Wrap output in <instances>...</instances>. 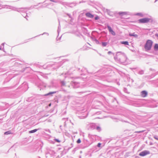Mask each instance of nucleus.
Segmentation results:
<instances>
[{
	"mask_svg": "<svg viewBox=\"0 0 158 158\" xmlns=\"http://www.w3.org/2000/svg\"><path fill=\"white\" fill-rule=\"evenodd\" d=\"M56 112H57V110H56Z\"/></svg>",
	"mask_w": 158,
	"mask_h": 158,
	"instance_id": "37",
	"label": "nucleus"
},
{
	"mask_svg": "<svg viewBox=\"0 0 158 158\" xmlns=\"http://www.w3.org/2000/svg\"><path fill=\"white\" fill-rule=\"evenodd\" d=\"M65 119V118H63V120H64V119Z\"/></svg>",
	"mask_w": 158,
	"mask_h": 158,
	"instance_id": "34",
	"label": "nucleus"
},
{
	"mask_svg": "<svg viewBox=\"0 0 158 158\" xmlns=\"http://www.w3.org/2000/svg\"><path fill=\"white\" fill-rule=\"evenodd\" d=\"M154 138L155 139L158 140V136H157L155 135L154 136Z\"/></svg>",
	"mask_w": 158,
	"mask_h": 158,
	"instance_id": "22",
	"label": "nucleus"
},
{
	"mask_svg": "<svg viewBox=\"0 0 158 158\" xmlns=\"http://www.w3.org/2000/svg\"><path fill=\"white\" fill-rule=\"evenodd\" d=\"M100 114V111H97V112H96L95 114H93V115H94L95 114Z\"/></svg>",
	"mask_w": 158,
	"mask_h": 158,
	"instance_id": "20",
	"label": "nucleus"
},
{
	"mask_svg": "<svg viewBox=\"0 0 158 158\" xmlns=\"http://www.w3.org/2000/svg\"><path fill=\"white\" fill-rule=\"evenodd\" d=\"M40 128H38V129H34V130L29 131V133H35V132H36V131H38V130H40Z\"/></svg>",
	"mask_w": 158,
	"mask_h": 158,
	"instance_id": "9",
	"label": "nucleus"
},
{
	"mask_svg": "<svg viewBox=\"0 0 158 158\" xmlns=\"http://www.w3.org/2000/svg\"><path fill=\"white\" fill-rule=\"evenodd\" d=\"M107 27H108V29L109 31L111 33V34L112 35H115V32L112 30V28H111V27H110L108 26H107Z\"/></svg>",
	"mask_w": 158,
	"mask_h": 158,
	"instance_id": "7",
	"label": "nucleus"
},
{
	"mask_svg": "<svg viewBox=\"0 0 158 158\" xmlns=\"http://www.w3.org/2000/svg\"><path fill=\"white\" fill-rule=\"evenodd\" d=\"M137 15H141L142 14H141V13H138V14H137Z\"/></svg>",
	"mask_w": 158,
	"mask_h": 158,
	"instance_id": "28",
	"label": "nucleus"
},
{
	"mask_svg": "<svg viewBox=\"0 0 158 158\" xmlns=\"http://www.w3.org/2000/svg\"><path fill=\"white\" fill-rule=\"evenodd\" d=\"M129 35L130 36H133L135 37H136L138 36V35L137 34H134V33L133 34H132L131 33H129Z\"/></svg>",
	"mask_w": 158,
	"mask_h": 158,
	"instance_id": "15",
	"label": "nucleus"
},
{
	"mask_svg": "<svg viewBox=\"0 0 158 158\" xmlns=\"http://www.w3.org/2000/svg\"><path fill=\"white\" fill-rule=\"evenodd\" d=\"M118 14L120 15H125L127 14V13L126 12H119Z\"/></svg>",
	"mask_w": 158,
	"mask_h": 158,
	"instance_id": "14",
	"label": "nucleus"
},
{
	"mask_svg": "<svg viewBox=\"0 0 158 158\" xmlns=\"http://www.w3.org/2000/svg\"><path fill=\"white\" fill-rule=\"evenodd\" d=\"M121 43L122 44L129 45V43L127 41H121Z\"/></svg>",
	"mask_w": 158,
	"mask_h": 158,
	"instance_id": "12",
	"label": "nucleus"
},
{
	"mask_svg": "<svg viewBox=\"0 0 158 158\" xmlns=\"http://www.w3.org/2000/svg\"><path fill=\"white\" fill-rule=\"evenodd\" d=\"M152 42L150 40H148L147 41L145 45V48L146 50H150L152 47Z\"/></svg>",
	"mask_w": 158,
	"mask_h": 158,
	"instance_id": "2",
	"label": "nucleus"
},
{
	"mask_svg": "<svg viewBox=\"0 0 158 158\" xmlns=\"http://www.w3.org/2000/svg\"><path fill=\"white\" fill-rule=\"evenodd\" d=\"M147 94L148 93L146 91H143L141 92V96L143 98L146 97L147 96Z\"/></svg>",
	"mask_w": 158,
	"mask_h": 158,
	"instance_id": "6",
	"label": "nucleus"
},
{
	"mask_svg": "<svg viewBox=\"0 0 158 158\" xmlns=\"http://www.w3.org/2000/svg\"><path fill=\"white\" fill-rule=\"evenodd\" d=\"M52 111H51V112H52V111L53 110H52Z\"/></svg>",
	"mask_w": 158,
	"mask_h": 158,
	"instance_id": "36",
	"label": "nucleus"
},
{
	"mask_svg": "<svg viewBox=\"0 0 158 158\" xmlns=\"http://www.w3.org/2000/svg\"><path fill=\"white\" fill-rule=\"evenodd\" d=\"M85 15L87 17L89 18H93L94 17V15L89 13H86Z\"/></svg>",
	"mask_w": 158,
	"mask_h": 158,
	"instance_id": "10",
	"label": "nucleus"
},
{
	"mask_svg": "<svg viewBox=\"0 0 158 158\" xmlns=\"http://www.w3.org/2000/svg\"><path fill=\"white\" fill-rule=\"evenodd\" d=\"M143 131H135V133H141L143 132Z\"/></svg>",
	"mask_w": 158,
	"mask_h": 158,
	"instance_id": "24",
	"label": "nucleus"
},
{
	"mask_svg": "<svg viewBox=\"0 0 158 158\" xmlns=\"http://www.w3.org/2000/svg\"><path fill=\"white\" fill-rule=\"evenodd\" d=\"M88 112L86 109H79L77 111L76 114L79 117H81V118H86L88 114Z\"/></svg>",
	"mask_w": 158,
	"mask_h": 158,
	"instance_id": "1",
	"label": "nucleus"
},
{
	"mask_svg": "<svg viewBox=\"0 0 158 158\" xmlns=\"http://www.w3.org/2000/svg\"><path fill=\"white\" fill-rule=\"evenodd\" d=\"M66 110H63L62 111V112L61 113V115H64L65 114H66Z\"/></svg>",
	"mask_w": 158,
	"mask_h": 158,
	"instance_id": "17",
	"label": "nucleus"
},
{
	"mask_svg": "<svg viewBox=\"0 0 158 158\" xmlns=\"http://www.w3.org/2000/svg\"><path fill=\"white\" fill-rule=\"evenodd\" d=\"M107 44L106 43L103 42L102 43V45L103 46H106Z\"/></svg>",
	"mask_w": 158,
	"mask_h": 158,
	"instance_id": "21",
	"label": "nucleus"
},
{
	"mask_svg": "<svg viewBox=\"0 0 158 158\" xmlns=\"http://www.w3.org/2000/svg\"><path fill=\"white\" fill-rule=\"evenodd\" d=\"M154 48L155 50H158V44H156L155 45Z\"/></svg>",
	"mask_w": 158,
	"mask_h": 158,
	"instance_id": "16",
	"label": "nucleus"
},
{
	"mask_svg": "<svg viewBox=\"0 0 158 158\" xmlns=\"http://www.w3.org/2000/svg\"><path fill=\"white\" fill-rule=\"evenodd\" d=\"M101 143H98V144L97 145V146L98 147L100 148V147H101Z\"/></svg>",
	"mask_w": 158,
	"mask_h": 158,
	"instance_id": "23",
	"label": "nucleus"
},
{
	"mask_svg": "<svg viewBox=\"0 0 158 158\" xmlns=\"http://www.w3.org/2000/svg\"><path fill=\"white\" fill-rule=\"evenodd\" d=\"M98 19H99V17L98 16H97V17H95V20H97Z\"/></svg>",
	"mask_w": 158,
	"mask_h": 158,
	"instance_id": "26",
	"label": "nucleus"
},
{
	"mask_svg": "<svg viewBox=\"0 0 158 158\" xmlns=\"http://www.w3.org/2000/svg\"><path fill=\"white\" fill-rule=\"evenodd\" d=\"M12 134L11 132L10 131H7L5 132L4 134L5 135H8L9 134Z\"/></svg>",
	"mask_w": 158,
	"mask_h": 158,
	"instance_id": "11",
	"label": "nucleus"
},
{
	"mask_svg": "<svg viewBox=\"0 0 158 158\" xmlns=\"http://www.w3.org/2000/svg\"><path fill=\"white\" fill-rule=\"evenodd\" d=\"M96 126V125L95 123H92L90 124V128L92 129H95Z\"/></svg>",
	"mask_w": 158,
	"mask_h": 158,
	"instance_id": "8",
	"label": "nucleus"
},
{
	"mask_svg": "<svg viewBox=\"0 0 158 158\" xmlns=\"http://www.w3.org/2000/svg\"><path fill=\"white\" fill-rule=\"evenodd\" d=\"M55 140L56 141V142H60V141L58 139H55Z\"/></svg>",
	"mask_w": 158,
	"mask_h": 158,
	"instance_id": "25",
	"label": "nucleus"
},
{
	"mask_svg": "<svg viewBox=\"0 0 158 158\" xmlns=\"http://www.w3.org/2000/svg\"><path fill=\"white\" fill-rule=\"evenodd\" d=\"M55 92H50V93H49L47 94H45V96H47V95H49L50 94H53Z\"/></svg>",
	"mask_w": 158,
	"mask_h": 158,
	"instance_id": "18",
	"label": "nucleus"
},
{
	"mask_svg": "<svg viewBox=\"0 0 158 158\" xmlns=\"http://www.w3.org/2000/svg\"><path fill=\"white\" fill-rule=\"evenodd\" d=\"M51 103H50V104L49 105V106H51Z\"/></svg>",
	"mask_w": 158,
	"mask_h": 158,
	"instance_id": "30",
	"label": "nucleus"
},
{
	"mask_svg": "<svg viewBox=\"0 0 158 158\" xmlns=\"http://www.w3.org/2000/svg\"><path fill=\"white\" fill-rule=\"evenodd\" d=\"M152 144V143H150V145H151V144Z\"/></svg>",
	"mask_w": 158,
	"mask_h": 158,
	"instance_id": "33",
	"label": "nucleus"
},
{
	"mask_svg": "<svg viewBox=\"0 0 158 158\" xmlns=\"http://www.w3.org/2000/svg\"><path fill=\"white\" fill-rule=\"evenodd\" d=\"M77 143H81V140L80 139H78L77 141Z\"/></svg>",
	"mask_w": 158,
	"mask_h": 158,
	"instance_id": "19",
	"label": "nucleus"
},
{
	"mask_svg": "<svg viewBox=\"0 0 158 158\" xmlns=\"http://www.w3.org/2000/svg\"><path fill=\"white\" fill-rule=\"evenodd\" d=\"M49 115V114L47 115H44V116L46 117V116H48V115Z\"/></svg>",
	"mask_w": 158,
	"mask_h": 158,
	"instance_id": "29",
	"label": "nucleus"
},
{
	"mask_svg": "<svg viewBox=\"0 0 158 158\" xmlns=\"http://www.w3.org/2000/svg\"><path fill=\"white\" fill-rule=\"evenodd\" d=\"M95 129H96L97 131H101V127L97 125H96Z\"/></svg>",
	"mask_w": 158,
	"mask_h": 158,
	"instance_id": "13",
	"label": "nucleus"
},
{
	"mask_svg": "<svg viewBox=\"0 0 158 158\" xmlns=\"http://www.w3.org/2000/svg\"><path fill=\"white\" fill-rule=\"evenodd\" d=\"M111 53V52H110V51H109V52H108V54H110V53Z\"/></svg>",
	"mask_w": 158,
	"mask_h": 158,
	"instance_id": "27",
	"label": "nucleus"
},
{
	"mask_svg": "<svg viewBox=\"0 0 158 158\" xmlns=\"http://www.w3.org/2000/svg\"><path fill=\"white\" fill-rule=\"evenodd\" d=\"M60 127H61V126H60Z\"/></svg>",
	"mask_w": 158,
	"mask_h": 158,
	"instance_id": "35",
	"label": "nucleus"
},
{
	"mask_svg": "<svg viewBox=\"0 0 158 158\" xmlns=\"http://www.w3.org/2000/svg\"><path fill=\"white\" fill-rule=\"evenodd\" d=\"M55 152L54 151L50 149H48L46 153V155H49L51 157L53 156Z\"/></svg>",
	"mask_w": 158,
	"mask_h": 158,
	"instance_id": "5",
	"label": "nucleus"
},
{
	"mask_svg": "<svg viewBox=\"0 0 158 158\" xmlns=\"http://www.w3.org/2000/svg\"><path fill=\"white\" fill-rule=\"evenodd\" d=\"M37 158H41L39 156H38Z\"/></svg>",
	"mask_w": 158,
	"mask_h": 158,
	"instance_id": "31",
	"label": "nucleus"
},
{
	"mask_svg": "<svg viewBox=\"0 0 158 158\" xmlns=\"http://www.w3.org/2000/svg\"><path fill=\"white\" fill-rule=\"evenodd\" d=\"M150 20L151 19H150L144 18L139 19L138 21L140 23H146L149 22Z\"/></svg>",
	"mask_w": 158,
	"mask_h": 158,
	"instance_id": "3",
	"label": "nucleus"
},
{
	"mask_svg": "<svg viewBox=\"0 0 158 158\" xmlns=\"http://www.w3.org/2000/svg\"><path fill=\"white\" fill-rule=\"evenodd\" d=\"M150 152L148 150H144L140 152L139 155L141 156H144L148 155L150 154Z\"/></svg>",
	"mask_w": 158,
	"mask_h": 158,
	"instance_id": "4",
	"label": "nucleus"
},
{
	"mask_svg": "<svg viewBox=\"0 0 158 158\" xmlns=\"http://www.w3.org/2000/svg\"><path fill=\"white\" fill-rule=\"evenodd\" d=\"M91 144H89L88 145V146H89Z\"/></svg>",
	"mask_w": 158,
	"mask_h": 158,
	"instance_id": "32",
	"label": "nucleus"
}]
</instances>
